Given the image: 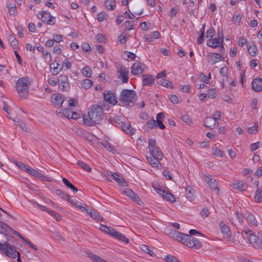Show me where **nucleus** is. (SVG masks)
I'll return each mask as SVG.
<instances>
[{"mask_svg": "<svg viewBox=\"0 0 262 262\" xmlns=\"http://www.w3.org/2000/svg\"><path fill=\"white\" fill-rule=\"evenodd\" d=\"M103 110L101 106L95 104L92 105L88 111V118L85 116L83 117V122L84 124L92 126L94 125L98 124L103 120Z\"/></svg>", "mask_w": 262, "mask_h": 262, "instance_id": "f257e3e1", "label": "nucleus"}, {"mask_svg": "<svg viewBox=\"0 0 262 262\" xmlns=\"http://www.w3.org/2000/svg\"><path fill=\"white\" fill-rule=\"evenodd\" d=\"M136 93L133 90L124 89L119 96V101L126 106H133L136 97Z\"/></svg>", "mask_w": 262, "mask_h": 262, "instance_id": "f03ea898", "label": "nucleus"}, {"mask_svg": "<svg viewBox=\"0 0 262 262\" xmlns=\"http://www.w3.org/2000/svg\"><path fill=\"white\" fill-rule=\"evenodd\" d=\"M30 81L28 77L19 78L16 83V89L19 96L26 98L29 90Z\"/></svg>", "mask_w": 262, "mask_h": 262, "instance_id": "7ed1b4c3", "label": "nucleus"}, {"mask_svg": "<svg viewBox=\"0 0 262 262\" xmlns=\"http://www.w3.org/2000/svg\"><path fill=\"white\" fill-rule=\"evenodd\" d=\"M0 251L8 257L13 259L19 255V252L16 250L15 246L8 242L0 243Z\"/></svg>", "mask_w": 262, "mask_h": 262, "instance_id": "20e7f679", "label": "nucleus"}, {"mask_svg": "<svg viewBox=\"0 0 262 262\" xmlns=\"http://www.w3.org/2000/svg\"><path fill=\"white\" fill-rule=\"evenodd\" d=\"M169 234H170L171 236L173 238L186 246L187 243L188 242L189 238H190V235L185 234L176 230H171Z\"/></svg>", "mask_w": 262, "mask_h": 262, "instance_id": "39448f33", "label": "nucleus"}, {"mask_svg": "<svg viewBox=\"0 0 262 262\" xmlns=\"http://www.w3.org/2000/svg\"><path fill=\"white\" fill-rule=\"evenodd\" d=\"M41 18L43 23L50 25H53L55 23V18L50 12L45 11L41 12Z\"/></svg>", "mask_w": 262, "mask_h": 262, "instance_id": "423d86ee", "label": "nucleus"}, {"mask_svg": "<svg viewBox=\"0 0 262 262\" xmlns=\"http://www.w3.org/2000/svg\"><path fill=\"white\" fill-rule=\"evenodd\" d=\"M122 193L130 198L134 202H136L140 205H141V203H140L141 202L139 198L132 190L129 188L125 187L124 189H123Z\"/></svg>", "mask_w": 262, "mask_h": 262, "instance_id": "0eeeda50", "label": "nucleus"}, {"mask_svg": "<svg viewBox=\"0 0 262 262\" xmlns=\"http://www.w3.org/2000/svg\"><path fill=\"white\" fill-rule=\"evenodd\" d=\"M245 234H246V236L249 242L254 248H256L257 247H258L259 245H258V242L259 239V234L258 235H256L251 230H248L245 232Z\"/></svg>", "mask_w": 262, "mask_h": 262, "instance_id": "6e6552de", "label": "nucleus"}, {"mask_svg": "<svg viewBox=\"0 0 262 262\" xmlns=\"http://www.w3.org/2000/svg\"><path fill=\"white\" fill-rule=\"evenodd\" d=\"M207 60L209 63L214 64L219 61L223 60V57L220 54L210 53L207 55Z\"/></svg>", "mask_w": 262, "mask_h": 262, "instance_id": "1a4fd4ad", "label": "nucleus"}, {"mask_svg": "<svg viewBox=\"0 0 262 262\" xmlns=\"http://www.w3.org/2000/svg\"><path fill=\"white\" fill-rule=\"evenodd\" d=\"M145 68L144 63L140 62H135L131 68V73L134 75L141 74Z\"/></svg>", "mask_w": 262, "mask_h": 262, "instance_id": "9d476101", "label": "nucleus"}, {"mask_svg": "<svg viewBox=\"0 0 262 262\" xmlns=\"http://www.w3.org/2000/svg\"><path fill=\"white\" fill-rule=\"evenodd\" d=\"M117 72L120 74L118 75V78L120 79L123 83H127L128 81V71L123 67H120L118 70Z\"/></svg>", "mask_w": 262, "mask_h": 262, "instance_id": "9b49d317", "label": "nucleus"}, {"mask_svg": "<svg viewBox=\"0 0 262 262\" xmlns=\"http://www.w3.org/2000/svg\"><path fill=\"white\" fill-rule=\"evenodd\" d=\"M103 98L106 102L113 105H115L117 103L116 96L111 91L104 92L103 93Z\"/></svg>", "mask_w": 262, "mask_h": 262, "instance_id": "f8f14e48", "label": "nucleus"}, {"mask_svg": "<svg viewBox=\"0 0 262 262\" xmlns=\"http://www.w3.org/2000/svg\"><path fill=\"white\" fill-rule=\"evenodd\" d=\"M58 82L59 83V86L60 89L63 91H67L69 87V81L68 76L66 75L61 74L59 76L58 79Z\"/></svg>", "mask_w": 262, "mask_h": 262, "instance_id": "ddd939ff", "label": "nucleus"}, {"mask_svg": "<svg viewBox=\"0 0 262 262\" xmlns=\"http://www.w3.org/2000/svg\"><path fill=\"white\" fill-rule=\"evenodd\" d=\"M29 173L30 175L33 176L38 179H40V180H41L42 181L51 182V180L50 179V178L49 177L45 176L41 172H38L32 168H31V169H30V171H29Z\"/></svg>", "mask_w": 262, "mask_h": 262, "instance_id": "4468645a", "label": "nucleus"}, {"mask_svg": "<svg viewBox=\"0 0 262 262\" xmlns=\"http://www.w3.org/2000/svg\"><path fill=\"white\" fill-rule=\"evenodd\" d=\"M187 246L195 249H199L202 246V243L197 238L192 237L190 235V238H189Z\"/></svg>", "mask_w": 262, "mask_h": 262, "instance_id": "2eb2a0df", "label": "nucleus"}, {"mask_svg": "<svg viewBox=\"0 0 262 262\" xmlns=\"http://www.w3.org/2000/svg\"><path fill=\"white\" fill-rule=\"evenodd\" d=\"M147 160H148L149 164L155 168L160 169L162 168V165L160 162V160L161 159H158L156 157L154 156H149L146 157Z\"/></svg>", "mask_w": 262, "mask_h": 262, "instance_id": "dca6fc26", "label": "nucleus"}, {"mask_svg": "<svg viewBox=\"0 0 262 262\" xmlns=\"http://www.w3.org/2000/svg\"><path fill=\"white\" fill-rule=\"evenodd\" d=\"M233 188L236 189L239 191H245L247 188V185L246 183L237 180L234 181L231 184Z\"/></svg>", "mask_w": 262, "mask_h": 262, "instance_id": "f3484780", "label": "nucleus"}, {"mask_svg": "<svg viewBox=\"0 0 262 262\" xmlns=\"http://www.w3.org/2000/svg\"><path fill=\"white\" fill-rule=\"evenodd\" d=\"M155 79L151 75H142V85L144 86H151L153 84Z\"/></svg>", "mask_w": 262, "mask_h": 262, "instance_id": "a211bd4d", "label": "nucleus"}, {"mask_svg": "<svg viewBox=\"0 0 262 262\" xmlns=\"http://www.w3.org/2000/svg\"><path fill=\"white\" fill-rule=\"evenodd\" d=\"M252 88L255 92L262 91V78H256L253 80Z\"/></svg>", "mask_w": 262, "mask_h": 262, "instance_id": "6ab92c4d", "label": "nucleus"}, {"mask_svg": "<svg viewBox=\"0 0 262 262\" xmlns=\"http://www.w3.org/2000/svg\"><path fill=\"white\" fill-rule=\"evenodd\" d=\"M85 211L93 219L95 220L97 222H101L103 221V218L101 216L99 212L94 210H89L86 209Z\"/></svg>", "mask_w": 262, "mask_h": 262, "instance_id": "aec40b11", "label": "nucleus"}, {"mask_svg": "<svg viewBox=\"0 0 262 262\" xmlns=\"http://www.w3.org/2000/svg\"><path fill=\"white\" fill-rule=\"evenodd\" d=\"M112 237L115 238L122 243H125V244H127L129 242V239L124 235L115 229L113 232Z\"/></svg>", "mask_w": 262, "mask_h": 262, "instance_id": "412c9836", "label": "nucleus"}, {"mask_svg": "<svg viewBox=\"0 0 262 262\" xmlns=\"http://www.w3.org/2000/svg\"><path fill=\"white\" fill-rule=\"evenodd\" d=\"M223 43V42L218 38L209 39L207 40V45L213 48H216L218 47H220V45Z\"/></svg>", "mask_w": 262, "mask_h": 262, "instance_id": "4be33fe9", "label": "nucleus"}, {"mask_svg": "<svg viewBox=\"0 0 262 262\" xmlns=\"http://www.w3.org/2000/svg\"><path fill=\"white\" fill-rule=\"evenodd\" d=\"M217 122L214 118L211 117H206L204 119V124L205 127L209 128H213Z\"/></svg>", "mask_w": 262, "mask_h": 262, "instance_id": "5701e85b", "label": "nucleus"}, {"mask_svg": "<svg viewBox=\"0 0 262 262\" xmlns=\"http://www.w3.org/2000/svg\"><path fill=\"white\" fill-rule=\"evenodd\" d=\"M121 128L124 133L128 135H133L135 132V129L133 128L128 123L123 122L121 124Z\"/></svg>", "mask_w": 262, "mask_h": 262, "instance_id": "b1692460", "label": "nucleus"}, {"mask_svg": "<svg viewBox=\"0 0 262 262\" xmlns=\"http://www.w3.org/2000/svg\"><path fill=\"white\" fill-rule=\"evenodd\" d=\"M72 111V110L71 108H63L61 109L59 111H57V115L60 117H66L70 119Z\"/></svg>", "mask_w": 262, "mask_h": 262, "instance_id": "393cba45", "label": "nucleus"}, {"mask_svg": "<svg viewBox=\"0 0 262 262\" xmlns=\"http://www.w3.org/2000/svg\"><path fill=\"white\" fill-rule=\"evenodd\" d=\"M51 101L54 104L61 106L64 101L62 97L58 94H53L51 96Z\"/></svg>", "mask_w": 262, "mask_h": 262, "instance_id": "a878e982", "label": "nucleus"}, {"mask_svg": "<svg viewBox=\"0 0 262 262\" xmlns=\"http://www.w3.org/2000/svg\"><path fill=\"white\" fill-rule=\"evenodd\" d=\"M156 126V121L154 119H151L148 120L144 125L143 129L147 132L152 129L155 126Z\"/></svg>", "mask_w": 262, "mask_h": 262, "instance_id": "bb28decb", "label": "nucleus"}, {"mask_svg": "<svg viewBox=\"0 0 262 262\" xmlns=\"http://www.w3.org/2000/svg\"><path fill=\"white\" fill-rule=\"evenodd\" d=\"M153 151H149L150 156H154L156 157L158 159H162L163 157V155L158 146L152 148Z\"/></svg>", "mask_w": 262, "mask_h": 262, "instance_id": "cd10ccee", "label": "nucleus"}, {"mask_svg": "<svg viewBox=\"0 0 262 262\" xmlns=\"http://www.w3.org/2000/svg\"><path fill=\"white\" fill-rule=\"evenodd\" d=\"M59 63L56 62V61H54L50 64V68L53 69V71L52 73L53 75H57L62 70V68L60 67L59 68Z\"/></svg>", "mask_w": 262, "mask_h": 262, "instance_id": "c85d7f7f", "label": "nucleus"}, {"mask_svg": "<svg viewBox=\"0 0 262 262\" xmlns=\"http://www.w3.org/2000/svg\"><path fill=\"white\" fill-rule=\"evenodd\" d=\"M99 229L101 231L109 234L112 236L113 232L114 231V229L111 227H108L103 224H100L99 227Z\"/></svg>", "mask_w": 262, "mask_h": 262, "instance_id": "c756f323", "label": "nucleus"}, {"mask_svg": "<svg viewBox=\"0 0 262 262\" xmlns=\"http://www.w3.org/2000/svg\"><path fill=\"white\" fill-rule=\"evenodd\" d=\"M104 6L108 10H113L115 9L116 2L115 0H106L104 2Z\"/></svg>", "mask_w": 262, "mask_h": 262, "instance_id": "7c9ffc66", "label": "nucleus"}, {"mask_svg": "<svg viewBox=\"0 0 262 262\" xmlns=\"http://www.w3.org/2000/svg\"><path fill=\"white\" fill-rule=\"evenodd\" d=\"M11 227L8 226L7 224L0 221V232L2 234H5L6 232H10V230Z\"/></svg>", "mask_w": 262, "mask_h": 262, "instance_id": "2f4dec72", "label": "nucleus"}, {"mask_svg": "<svg viewBox=\"0 0 262 262\" xmlns=\"http://www.w3.org/2000/svg\"><path fill=\"white\" fill-rule=\"evenodd\" d=\"M246 218L248 222L253 226H256L258 225V222L255 216L250 212H247Z\"/></svg>", "mask_w": 262, "mask_h": 262, "instance_id": "473e14b6", "label": "nucleus"}, {"mask_svg": "<svg viewBox=\"0 0 262 262\" xmlns=\"http://www.w3.org/2000/svg\"><path fill=\"white\" fill-rule=\"evenodd\" d=\"M111 177L114 180H115L118 184L122 185L123 186H125L126 182L124 179L123 178H119L118 174L116 173H111Z\"/></svg>", "mask_w": 262, "mask_h": 262, "instance_id": "72a5a7b5", "label": "nucleus"}, {"mask_svg": "<svg viewBox=\"0 0 262 262\" xmlns=\"http://www.w3.org/2000/svg\"><path fill=\"white\" fill-rule=\"evenodd\" d=\"M69 203H70V204H71L72 205H73V206H74L75 207H77L78 208H79L81 210H82V211H85V210H86V208L84 206H82L81 205H80V204H81L80 202H78L76 199H71L70 198V199H69L68 201Z\"/></svg>", "mask_w": 262, "mask_h": 262, "instance_id": "f704fd0d", "label": "nucleus"}, {"mask_svg": "<svg viewBox=\"0 0 262 262\" xmlns=\"http://www.w3.org/2000/svg\"><path fill=\"white\" fill-rule=\"evenodd\" d=\"M220 227L223 234H224L227 237L230 236L231 233L229 227L226 225H225L223 222H222L220 223Z\"/></svg>", "mask_w": 262, "mask_h": 262, "instance_id": "c9c22d12", "label": "nucleus"}, {"mask_svg": "<svg viewBox=\"0 0 262 262\" xmlns=\"http://www.w3.org/2000/svg\"><path fill=\"white\" fill-rule=\"evenodd\" d=\"M220 74L222 76L224 81L228 80V68L226 67H223L220 69Z\"/></svg>", "mask_w": 262, "mask_h": 262, "instance_id": "e433bc0d", "label": "nucleus"}, {"mask_svg": "<svg viewBox=\"0 0 262 262\" xmlns=\"http://www.w3.org/2000/svg\"><path fill=\"white\" fill-rule=\"evenodd\" d=\"M247 49L248 51L251 56H256L258 51V48L256 46H255L254 44H252L248 46Z\"/></svg>", "mask_w": 262, "mask_h": 262, "instance_id": "4c0bfd02", "label": "nucleus"}, {"mask_svg": "<svg viewBox=\"0 0 262 262\" xmlns=\"http://www.w3.org/2000/svg\"><path fill=\"white\" fill-rule=\"evenodd\" d=\"M8 41L10 42L11 46L12 47L13 49H15L17 48V45L18 44V41L16 39L14 36L12 35H9Z\"/></svg>", "mask_w": 262, "mask_h": 262, "instance_id": "58836bf2", "label": "nucleus"}, {"mask_svg": "<svg viewBox=\"0 0 262 262\" xmlns=\"http://www.w3.org/2000/svg\"><path fill=\"white\" fill-rule=\"evenodd\" d=\"M162 198L166 201L170 202H174L175 201L174 195L166 190Z\"/></svg>", "mask_w": 262, "mask_h": 262, "instance_id": "ea45409f", "label": "nucleus"}, {"mask_svg": "<svg viewBox=\"0 0 262 262\" xmlns=\"http://www.w3.org/2000/svg\"><path fill=\"white\" fill-rule=\"evenodd\" d=\"M55 193L57 195L60 196L61 198L67 200V201H68L70 198V195L67 193L65 192L61 189H56Z\"/></svg>", "mask_w": 262, "mask_h": 262, "instance_id": "a19ab883", "label": "nucleus"}, {"mask_svg": "<svg viewBox=\"0 0 262 262\" xmlns=\"http://www.w3.org/2000/svg\"><path fill=\"white\" fill-rule=\"evenodd\" d=\"M141 249L144 252H146V253L148 254L149 255L153 256H155V254L153 250L151 249V248L146 245H142L141 246Z\"/></svg>", "mask_w": 262, "mask_h": 262, "instance_id": "79ce46f5", "label": "nucleus"}, {"mask_svg": "<svg viewBox=\"0 0 262 262\" xmlns=\"http://www.w3.org/2000/svg\"><path fill=\"white\" fill-rule=\"evenodd\" d=\"M16 164L20 169L28 173L30 171V169L31 168L29 166L20 162H17Z\"/></svg>", "mask_w": 262, "mask_h": 262, "instance_id": "37998d69", "label": "nucleus"}, {"mask_svg": "<svg viewBox=\"0 0 262 262\" xmlns=\"http://www.w3.org/2000/svg\"><path fill=\"white\" fill-rule=\"evenodd\" d=\"M77 165L80 167L82 169L85 170V171L90 172L92 171V168H91V167L86 164V163H85L84 162H82V161H78L77 162Z\"/></svg>", "mask_w": 262, "mask_h": 262, "instance_id": "c03bdc74", "label": "nucleus"}, {"mask_svg": "<svg viewBox=\"0 0 262 262\" xmlns=\"http://www.w3.org/2000/svg\"><path fill=\"white\" fill-rule=\"evenodd\" d=\"M62 181L64 184L68 188L76 192L78 191V189L71 183H70L67 179L63 178Z\"/></svg>", "mask_w": 262, "mask_h": 262, "instance_id": "a18cd8bd", "label": "nucleus"}, {"mask_svg": "<svg viewBox=\"0 0 262 262\" xmlns=\"http://www.w3.org/2000/svg\"><path fill=\"white\" fill-rule=\"evenodd\" d=\"M102 145L104 147H105L106 149L111 152L115 153L116 152V149L110 143L105 141L102 143Z\"/></svg>", "mask_w": 262, "mask_h": 262, "instance_id": "49530a36", "label": "nucleus"}, {"mask_svg": "<svg viewBox=\"0 0 262 262\" xmlns=\"http://www.w3.org/2000/svg\"><path fill=\"white\" fill-rule=\"evenodd\" d=\"M7 8L10 15H14L16 13V7L14 4H7Z\"/></svg>", "mask_w": 262, "mask_h": 262, "instance_id": "de8ad7c7", "label": "nucleus"}, {"mask_svg": "<svg viewBox=\"0 0 262 262\" xmlns=\"http://www.w3.org/2000/svg\"><path fill=\"white\" fill-rule=\"evenodd\" d=\"M256 202L259 203L262 201L261 190L260 188H258L255 192L254 196Z\"/></svg>", "mask_w": 262, "mask_h": 262, "instance_id": "09e8293b", "label": "nucleus"}, {"mask_svg": "<svg viewBox=\"0 0 262 262\" xmlns=\"http://www.w3.org/2000/svg\"><path fill=\"white\" fill-rule=\"evenodd\" d=\"M82 73L88 78L91 76L92 70L89 66H85L81 70Z\"/></svg>", "mask_w": 262, "mask_h": 262, "instance_id": "8fccbe9b", "label": "nucleus"}, {"mask_svg": "<svg viewBox=\"0 0 262 262\" xmlns=\"http://www.w3.org/2000/svg\"><path fill=\"white\" fill-rule=\"evenodd\" d=\"M242 18V15L240 13H235L233 16V18H232V20H233L234 24H235V25L239 24L241 22Z\"/></svg>", "mask_w": 262, "mask_h": 262, "instance_id": "3c124183", "label": "nucleus"}, {"mask_svg": "<svg viewBox=\"0 0 262 262\" xmlns=\"http://www.w3.org/2000/svg\"><path fill=\"white\" fill-rule=\"evenodd\" d=\"M199 79L200 80L206 84L209 83L210 77H208L202 73H201L199 75Z\"/></svg>", "mask_w": 262, "mask_h": 262, "instance_id": "603ef678", "label": "nucleus"}, {"mask_svg": "<svg viewBox=\"0 0 262 262\" xmlns=\"http://www.w3.org/2000/svg\"><path fill=\"white\" fill-rule=\"evenodd\" d=\"M204 180L208 185H209V183L216 181L215 179L213 178L212 176L209 174H205L204 175Z\"/></svg>", "mask_w": 262, "mask_h": 262, "instance_id": "864d4df0", "label": "nucleus"}, {"mask_svg": "<svg viewBox=\"0 0 262 262\" xmlns=\"http://www.w3.org/2000/svg\"><path fill=\"white\" fill-rule=\"evenodd\" d=\"M160 85L166 87V88H170L171 89H173V86H171V82L167 79H162L160 81Z\"/></svg>", "mask_w": 262, "mask_h": 262, "instance_id": "5fc2aeb1", "label": "nucleus"}, {"mask_svg": "<svg viewBox=\"0 0 262 262\" xmlns=\"http://www.w3.org/2000/svg\"><path fill=\"white\" fill-rule=\"evenodd\" d=\"M152 187L154 188V189L156 191V192L160 195L162 197L164 195V193L166 191V190L165 188H163L161 186H157L156 187L152 184Z\"/></svg>", "mask_w": 262, "mask_h": 262, "instance_id": "6e6d98bb", "label": "nucleus"}, {"mask_svg": "<svg viewBox=\"0 0 262 262\" xmlns=\"http://www.w3.org/2000/svg\"><path fill=\"white\" fill-rule=\"evenodd\" d=\"M93 84V82L91 80L86 79L83 81L82 84V86L84 89H89L90 88Z\"/></svg>", "mask_w": 262, "mask_h": 262, "instance_id": "4d7b16f0", "label": "nucleus"}, {"mask_svg": "<svg viewBox=\"0 0 262 262\" xmlns=\"http://www.w3.org/2000/svg\"><path fill=\"white\" fill-rule=\"evenodd\" d=\"M209 186V188L212 191H214L216 194H219V188L217 186V184L216 181H214L211 183H209L208 185Z\"/></svg>", "mask_w": 262, "mask_h": 262, "instance_id": "13d9d810", "label": "nucleus"}, {"mask_svg": "<svg viewBox=\"0 0 262 262\" xmlns=\"http://www.w3.org/2000/svg\"><path fill=\"white\" fill-rule=\"evenodd\" d=\"M258 126V123L255 122L253 126L248 128V133L251 134H255L257 130Z\"/></svg>", "mask_w": 262, "mask_h": 262, "instance_id": "bf43d9fd", "label": "nucleus"}, {"mask_svg": "<svg viewBox=\"0 0 262 262\" xmlns=\"http://www.w3.org/2000/svg\"><path fill=\"white\" fill-rule=\"evenodd\" d=\"M148 147L149 148V150L152 151H153L152 148H155V147L156 146V140L154 139H150L148 140Z\"/></svg>", "mask_w": 262, "mask_h": 262, "instance_id": "052dcab7", "label": "nucleus"}, {"mask_svg": "<svg viewBox=\"0 0 262 262\" xmlns=\"http://www.w3.org/2000/svg\"><path fill=\"white\" fill-rule=\"evenodd\" d=\"M72 62L69 61L68 59H65L63 61V63L61 68L62 69L64 67L66 68V70H69L71 68Z\"/></svg>", "mask_w": 262, "mask_h": 262, "instance_id": "680f3d73", "label": "nucleus"}, {"mask_svg": "<svg viewBox=\"0 0 262 262\" xmlns=\"http://www.w3.org/2000/svg\"><path fill=\"white\" fill-rule=\"evenodd\" d=\"M208 97L210 98H215L217 95V91L215 89H211L208 92Z\"/></svg>", "mask_w": 262, "mask_h": 262, "instance_id": "e2e57ef3", "label": "nucleus"}, {"mask_svg": "<svg viewBox=\"0 0 262 262\" xmlns=\"http://www.w3.org/2000/svg\"><path fill=\"white\" fill-rule=\"evenodd\" d=\"M181 120L187 124L190 125L192 123V121L188 115H184L181 117Z\"/></svg>", "mask_w": 262, "mask_h": 262, "instance_id": "0e129e2a", "label": "nucleus"}, {"mask_svg": "<svg viewBox=\"0 0 262 262\" xmlns=\"http://www.w3.org/2000/svg\"><path fill=\"white\" fill-rule=\"evenodd\" d=\"M52 37L54 42L59 43L63 41V38L61 35L54 34Z\"/></svg>", "mask_w": 262, "mask_h": 262, "instance_id": "69168bd1", "label": "nucleus"}, {"mask_svg": "<svg viewBox=\"0 0 262 262\" xmlns=\"http://www.w3.org/2000/svg\"><path fill=\"white\" fill-rule=\"evenodd\" d=\"M177 259L176 256L171 255H167L165 257L166 262H177Z\"/></svg>", "mask_w": 262, "mask_h": 262, "instance_id": "338daca9", "label": "nucleus"}, {"mask_svg": "<svg viewBox=\"0 0 262 262\" xmlns=\"http://www.w3.org/2000/svg\"><path fill=\"white\" fill-rule=\"evenodd\" d=\"M96 39L97 40V41L98 42H105V36L101 33H98L96 36Z\"/></svg>", "mask_w": 262, "mask_h": 262, "instance_id": "774afa93", "label": "nucleus"}]
</instances>
